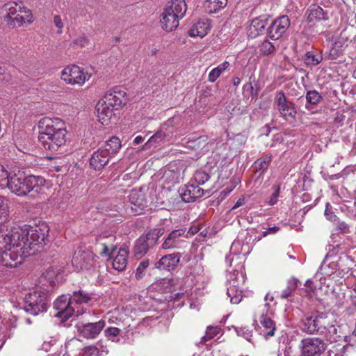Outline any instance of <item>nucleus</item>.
I'll return each instance as SVG.
<instances>
[{
	"label": "nucleus",
	"mask_w": 356,
	"mask_h": 356,
	"mask_svg": "<svg viewBox=\"0 0 356 356\" xmlns=\"http://www.w3.org/2000/svg\"><path fill=\"white\" fill-rule=\"evenodd\" d=\"M49 228L42 223L35 226L24 225L9 227L0 222V250L15 254L17 251L19 265L24 258L40 252L48 241Z\"/></svg>",
	"instance_id": "obj_1"
},
{
	"label": "nucleus",
	"mask_w": 356,
	"mask_h": 356,
	"mask_svg": "<svg viewBox=\"0 0 356 356\" xmlns=\"http://www.w3.org/2000/svg\"><path fill=\"white\" fill-rule=\"evenodd\" d=\"M38 140L46 149L54 152L66 143L64 122L56 118L45 117L38 122Z\"/></svg>",
	"instance_id": "obj_2"
},
{
	"label": "nucleus",
	"mask_w": 356,
	"mask_h": 356,
	"mask_svg": "<svg viewBox=\"0 0 356 356\" xmlns=\"http://www.w3.org/2000/svg\"><path fill=\"white\" fill-rule=\"evenodd\" d=\"M44 184L45 179L42 177L26 176L24 172L18 170L10 173L6 188L18 196H24L31 191L38 192Z\"/></svg>",
	"instance_id": "obj_3"
},
{
	"label": "nucleus",
	"mask_w": 356,
	"mask_h": 356,
	"mask_svg": "<svg viewBox=\"0 0 356 356\" xmlns=\"http://www.w3.org/2000/svg\"><path fill=\"white\" fill-rule=\"evenodd\" d=\"M1 13L7 23L13 26H21L26 22H32L33 15L29 8L24 6L22 2L10 1L1 8Z\"/></svg>",
	"instance_id": "obj_4"
},
{
	"label": "nucleus",
	"mask_w": 356,
	"mask_h": 356,
	"mask_svg": "<svg viewBox=\"0 0 356 356\" xmlns=\"http://www.w3.org/2000/svg\"><path fill=\"white\" fill-rule=\"evenodd\" d=\"M329 318L327 314L315 311L305 315L300 320L301 330L309 335H321Z\"/></svg>",
	"instance_id": "obj_5"
},
{
	"label": "nucleus",
	"mask_w": 356,
	"mask_h": 356,
	"mask_svg": "<svg viewBox=\"0 0 356 356\" xmlns=\"http://www.w3.org/2000/svg\"><path fill=\"white\" fill-rule=\"evenodd\" d=\"M164 234L163 228H154L141 235L135 242L133 252L137 259L142 258L157 244L159 238Z\"/></svg>",
	"instance_id": "obj_6"
},
{
	"label": "nucleus",
	"mask_w": 356,
	"mask_h": 356,
	"mask_svg": "<svg viewBox=\"0 0 356 356\" xmlns=\"http://www.w3.org/2000/svg\"><path fill=\"white\" fill-rule=\"evenodd\" d=\"M49 299L46 292L36 290L28 293L24 298V309L36 316L44 312L49 307Z\"/></svg>",
	"instance_id": "obj_7"
},
{
	"label": "nucleus",
	"mask_w": 356,
	"mask_h": 356,
	"mask_svg": "<svg viewBox=\"0 0 356 356\" xmlns=\"http://www.w3.org/2000/svg\"><path fill=\"white\" fill-rule=\"evenodd\" d=\"M327 348L325 341L316 337L304 338L299 344L301 356H321Z\"/></svg>",
	"instance_id": "obj_8"
},
{
	"label": "nucleus",
	"mask_w": 356,
	"mask_h": 356,
	"mask_svg": "<svg viewBox=\"0 0 356 356\" xmlns=\"http://www.w3.org/2000/svg\"><path fill=\"white\" fill-rule=\"evenodd\" d=\"M274 104L284 120L292 121L295 119L297 114L295 104L287 99L282 90L276 92Z\"/></svg>",
	"instance_id": "obj_9"
},
{
	"label": "nucleus",
	"mask_w": 356,
	"mask_h": 356,
	"mask_svg": "<svg viewBox=\"0 0 356 356\" xmlns=\"http://www.w3.org/2000/svg\"><path fill=\"white\" fill-rule=\"evenodd\" d=\"M61 79L68 84L83 85L90 78V74L77 65L67 66L61 72Z\"/></svg>",
	"instance_id": "obj_10"
},
{
	"label": "nucleus",
	"mask_w": 356,
	"mask_h": 356,
	"mask_svg": "<svg viewBox=\"0 0 356 356\" xmlns=\"http://www.w3.org/2000/svg\"><path fill=\"white\" fill-rule=\"evenodd\" d=\"M95 256L92 252L78 248L74 253L72 264L77 270L90 269L95 263Z\"/></svg>",
	"instance_id": "obj_11"
},
{
	"label": "nucleus",
	"mask_w": 356,
	"mask_h": 356,
	"mask_svg": "<svg viewBox=\"0 0 356 356\" xmlns=\"http://www.w3.org/2000/svg\"><path fill=\"white\" fill-rule=\"evenodd\" d=\"M291 21L287 15H282L275 19L267 29V33L271 40L281 38L289 29Z\"/></svg>",
	"instance_id": "obj_12"
},
{
	"label": "nucleus",
	"mask_w": 356,
	"mask_h": 356,
	"mask_svg": "<svg viewBox=\"0 0 356 356\" xmlns=\"http://www.w3.org/2000/svg\"><path fill=\"white\" fill-rule=\"evenodd\" d=\"M54 308L57 311L56 317L67 320L74 313V307L70 297L66 295L59 296L54 303Z\"/></svg>",
	"instance_id": "obj_13"
},
{
	"label": "nucleus",
	"mask_w": 356,
	"mask_h": 356,
	"mask_svg": "<svg viewBox=\"0 0 356 356\" xmlns=\"http://www.w3.org/2000/svg\"><path fill=\"white\" fill-rule=\"evenodd\" d=\"M105 103L115 110L122 108L127 102L126 92L119 87H115L106 92L103 97Z\"/></svg>",
	"instance_id": "obj_14"
},
{
	"label": "nucleus",
	"mask_w": 356,
	"mask_h": 356,
	"mask_svg": "<svg viewBox=\"0 0 356 356\" xmlns=\"http://www.w3.org/2000/svg\"><path fill=\"white\" fill-rule=\"evenodd\" d=\"M115 236L113 234L103 233L97 238V245L99 246V254L106 257H111L116 250V245L114 244Z\"/></svg>",
	"instance_id": "obj_15"
},
{
	"label": "nucleus",
	"mask_w": 356,
	"mask_h": 356,
	"mask_svg": "<svg viewBox=\"0 0 356 356\" xmlns=\"http://www.w3.org/2000/svg\"><path fill=\"white\" fill-rule=\"evenodd\" d=\"M129 200L131 204V213L134 216L142 213L147 207V200L145 194L140 191L132 190L129 195Z\"/></svg>",
	"instance_id": "obj_16"
},
{
	"label": "nucleus",
	"mask_w": 356,
	"mask_h": 356,
	"mask_svg": "<svg viewBox=\"0 0 356 356\" xmlns=\"http://www.w3.org/2000/svg\"><path fill=\"white\" fill-rule=\"evenodd\" d=\"M207 191H204L200 188V186L195 184H190L179 190L182 200L188 203L193 202L197 199L202 197L204 195V192Z\"/></svg>",
	"instance_id": "obj_17"
},
{
	"label": "nucleus",
	"mask_w": 356,
	"mask_h": 356,
	"mask_svg": "<svg viewBox=\"0 0 356 356\" xmlns=\"http://www.w3.org/2000/svg\"><path fill=\"white\" fill-rule=\"evenodd\" d=\"M106 325L104 320L102 319L95 323H88L79 327L81 334L86 339H95Z\"/></svg>",
	"instance_id": "obj_18"
},
{
	"label": "nucleus",
	"mask_w": 356,
	"mask_h": 356,
	"mask_svg": "<svg viewBox=\"0 0 356 356\" xmlns=\"http://www.w3.org/2000/svg\"><path fill=\"white\" fill-rule=\"evenodd\" d=\"M180 257L181 254L179 252L166 254L155 263V268L167 271L172 270L179 263Z\"/></svg>",
	"instance_id": "obj_19"
},
{
	"label": "nucleus",
	"mask_w": 356,
	"mask_h": 356,
	"mask_svg": "<svg viewBox=\"0 0 356 356\" xmlns=\"http://www.w3.org/2000/svg\"><path fill=\"white\" fill-rule=\"evenodd\" d=\"M185 232L186 229L182 228L172 231L163 243L162 248L170 250L180 248L184 241L181 237L184 236Z\"/></svg>",
	"instance_id": "obj_20"
},
{
	"label": "nucleus",
	"mask_w": 356,
	"mask_h": 356,
	"mask_svg": "<svg viewBox=\"0 0 356 356\" xmlns=\"http://www.w3.org/2000/svg\"><path fill=\"white\" fill-rule=\"evenodd\" d=\"M349 40L346 31H341L339 37L333 42L332 47L330 49V55L332 58H337L340 56L345 48L348 47Z\"/></svg>",
	"instance_id": "obj_21"
},
{
	"label": "nucleus",
	"mask_w": 356,
	"mask_h": 356,
	"mask_svg": "<svg viewBox=\"0 0 356 356\" xmlns=\"http://www.w3.org/2000/svg\"><path fill=\"white\" fill-rule=\"evenodd\" d=\"M108 153L106 150L99 149L92 154L90 164L95 170H100L108 163Z\"/></svg>",
	"instance_id": "obj_22"
},
{
	"label": "nucleus",
	"mask_w": 356,
	"mask_h": 356,
	"mask_svg": "<svg viewBox=\"0 0 356 356\" xmlns=\"http://www.w3.org/2000/svg\"><path fill=\"white\" fill-rule=\"evenodd\" d=\"M181 19L177 17L175 14L170 13L164 8L161 15V23L163 30L167 32H171L179 26V22Z\"/></svg>",
	"instance_id": "obj_23"
},
{
	"label": "nucleus",
	"mask_w": 356,
	"mask_h": 356,
	"mask_svg": "<svg viewBox=\"0 0 356 356\" xmlns=\"http://www.w3.org/2000/svg\"><path fill=\"white\" fill-rule=\"evenodd\" d=\"M96 109L99 120L102 124H108V121L113 115V111L115 110L111 106L105 103L103 98L97 104Z\"/></svg>",
	"instance_id": "obj_24"
},
{
	"label": "nucleus",
	"mask_w": 356,
	"mask_h": 356,
	"mask_svg": "<svg viewBox=\"0 0 356 356\" xmlns=\"http://www.w3.org/2000/svg\"><path fill=\"white\" fill-rule=\"evenodd\" d=\"M211 29L210 21L203 19L195 23L188 31V35L191 37H204Z\"/></svg>",
	"instance_id": "obj_25"
},
{
	"label": "nucleus",
	"mask_w": 356,
	"mask_h": 356,
	"mask_svg": "<svg viewBox=\"0 0 356 356\" xmlns=\"http://www.w3.org/2000/svg\"><path fill=\"white\" fill-rule=\"evenodd\" d=\"M165 9L175 14L177 17L182 19L185 16L187 6L184 0H171L168 2Z\"/></svg>",
	"instance_id": "obj_26"
},
{
	"label": "nucleus",
	"mask_w": 356,
	"mask_h": 356,
	"mask_svg": "<svg viewBox=\"0 0 356 356\" xmlns=\"http://www.w3.org/2000/svg\"><path fill=\"white\" fill-rule=\"evenodd\" d=\"M307 21L309 22H318L321 20H327L329 17L327 13L324 12L323 9L318 5H312L307 10Z\"/></svg>",
	"instance_id": "obj_27"
},
{
	"label": "nucleus",
	"mask_w": 356,
	"mask_h": 356,
	"mask_svg": "<svg viewBox=\"0 0 356 356\" xmlns=\"http://www.w3.org/2000/svg\"><path fill=\"white\" fill-rule=\"evenodd\" d=\"M129 251L127 248H120L118 254L113 259V267L118 271H122L125 269L127 264V257Z\"/></svg>",
	"instance_id": "obj_28"
},
{
	"label": "nucleus",
	"mask_w": 356,
	"mask_h": 356,
	"mask_svg": "<svg viewBox=\"0 0 356 356\" xmlns=\"http://www.w3.org/2000/svg\"><path fill=\"white\" fill-rule=\"evenodd\" d=\"M321 335H324L327 341L330 343L338 341L341 337L340 335L338 334L337 326L332 323L330 318H328L326 321L325 330H323V332H322Z\"/></svg>",
	"instance_id": "obj_29"
},
{
	"label": "nucleus",
	"mask_w": 356,
	"mask_h": 356,
	"mask_svg": "<svg viewBox=\"0 0 356 356\" xmlns=\"http://www.w3.org/2000/svg\"><path fill=\"white\" fill-rule=\"evenodd\" d=\"M15 254H8V252H3V250H0V264L3 266H6L8 268H15L19 265V261H16L17 259V251L14 252Z\"/></svg>",
	"instance_id": "obj_30"
},
{
	"label": "nucleus",
	"mask_w": 356,
	"mask_h": 356,
	"mask_svg": "<svg viewBox=\"0 0 356 356\" xmlns=\"http://www.w3.org/2000/svg\"><path fill=\"white\" fill-rule=\"evenodd\" d=\"M260 323L263 327V334L266 338L271 337L275 335V331L276 330L275 323L270 318L262 315L260 318Z\"/></svg>",
	"instance_id": "obj_31"
},
{
	"label": "nucleus",
	"mask_w": 356,
	"mask_h": 356,
	"mask_svg": "<svg viewBox=\"0 0 356 356\" xmlns=\"http://www.w3.org/2000/svg\"><path fill=\"white\" fill-rule=\"evenodd\" d=\"M268 19L266 17H259L252 21L250 30L251 33L255 31L254 36L262 35L265 33L266 27L268 25Z\"/></svg>",
	"instance_id": "obj_32"
},
{
	"label": "nucleus",
	"mask_w": 356,
	"mask_h": 356,
	"mask_svg": "<svg viewBox=\"0 0 356 356\" xmlns=\"http://www.w3.org/2000/svg\"><path fill=\"white\" fill-rule=\"evenodd\" d=\"M270 161V155H265L254 161L253 168L255 173L259 175L258 177H260L266 172Z\"/></svg>",
	"instance_id": "obj_33"
},
{
	"label": "nucleus",
	"mask_w": 356,
	"mask_h": 356,
	"mask_svg": "<svg viewBox=\"0 0 356 356\" xmlns=\"http://www.w3.org/2000/svg\"><path fill=\"white\" fill-rule=\"evenodd\" d=\"M304 62L307 66H315L323 60V56L317 50L307 51L304 57Z\"/></svg>",
	"instance_id": "obj_34"
},
{
	"label": "nucleus",
	"mask_w": 356,
	"mask_h": 356,
	"mask_svg": "<svg viewBox=\"0 0 356 356\" xmlns=\"http://www.w3.org/2000/svg\"><path fill=\"white\" fill-rule=\"evenodd\" d=\"M70 299L72 305L86 304L91 300V294L83 290L75 291L70 296Z\"/></svg>",
	"instance_id": "obj_35"
},
{
	"label": "nucleus",
	"mask_w": 356,
	"mask_h": 356,
	"mask_svg": "<svg viewBox=\"0 0 356 356\" xmlns=\"http://www.w3.org/2000/svg\"><path fill=\"white\" fill-rule=\"evenodd\" d=\"M227 3V0H206L204 7L207 12L215 13L225 8Z\"/></svg>",
	"instance_id": "obj_36"
},
{
	"label": "nucleus",
	"mask_w": 356,
	"mask_h": 356,
	"mask_svg": "<svg viewBox=\"0 0 356 356\" xmlns=\"http://www.w3.org/2000/svg\"><path fill=\"white\" fill-rule=\"evenodd\" d=\"M120 147V140L116 136H113L106 142L104 149H102L106 150L109 155H111L117 153Z\"/></svg>",
	"instance_id": "obj_37"
},
{
	"label": "nucleus",
	"mask_w": 356,
	"mask_h": 356,
	"mask_svg": "<svg viewBox=\"0 0 356 356\" xmlns=\"http://www.w3.org/2000/svg\"><path fill=\"white\" fill-rule=\"evenodd\" d=\"M229 66L228 61H224L216 67L212 69L208 76V81L213 83L220 76V74Z\"/></svg>",
	"instance_id": "obj_38"
},
{
	"label": "nucleus",
	"mask_w": 356,
	"mask_h": 356,
	"mask_svg": "<svg viewBox=\"0 0 356 356\" xmlns=\"http://www.w3.org/2000/svg\"><path fill=\"white\" fill-rule=\"evenodd\" d=\"M258 49L261 56H266L273 54L275 51V47L273 42L268 39H265L260 42Z\"/></svg>",
	"instance_id": "obj_39"
},
{
	"label": "nucleus",
	"mask_w": 356,
	"mask_h": 356,
	"mask_svg": "<svg viewBox=\"0 0 356 356\" xmlns=\"http://www.w3.org/2000/svg\"><path fill=\"white\" fill-rule=\"evenodd\" d=\"M298 280L294 277L289 279L287 282V286L284 289L281 294L280 298L282 299L287 298L289 297L293 291L296 290L298 286Z\"/></svg>",
	"instance_id": "obj_40"
},
{
	"label": "nucleus",
	"mask_w": 356,
	"mask_h": 356,
	"mask_svg": "<svg viewBox=\"0 0 356 356\" xmlns=\"http://www.w3.org/2000/svg\"><path fill=\"white\" fill-rule=\"evenodd\" d=\"M241 291L236 289V286L227 288V294L230 298V302L233 304H238L241 302L242 296Z\"/></svg>",
	"instance_id": "obj_41"
},
{
	"label": "nucleus",
	"mask_w": 356,
	"mask_h": 356,
	"mask_svg": "<svg viewBox=\"0 0 356 356\" xmlns=\"http://www.w3.org/2000/svg\"><path fill=\"white\" fill-rule=\"evenodd\" d=\"M322 99V95L315 90H309L306 94L307 102L312 105H317Z\"/></svg>",
	"instance_id": "obj_42"
},
{
	"label": "nucleus",
	"mask_w": 356,
	"mask_h": 356,
	"mask_svg": "<svg viewBox=\"0 0 356 356\" xmlns=\"http://www.w3.org/2000/svg\"><path fill=\"white\" fill-rule=\"evenodd\" d=\"M149 266V260L148 259H144L142 261L140 262L139 265L138 266L136 272H135V277L136 280H139L143 279L145 274L146 270Z\"/></svg>",
	"instance_id": "obj_43"
},
{
	"label": "nucleus",
	"mask_w": 356,
	"mask_h": 356,
	"mask_svg": "<svg viewBox=\"0 0 356 356\" xmlns=\"http://www.w3.org/2000/svg\"><path fill=\"white\" fill-rule=\"evenodd\" d=\"M210 177L209 173L202 170H197L193 176L194 181L198 186L204 184L210 179Z\"/></svg>",
	"instance_id": "obj_44"
},
{
	"label": "nucleus",
	"mask_w": 356,
	"mask_h": 356,
	"mask_svg": "<svg viewBox=\"0 0 356 356\" xmlns=\"http://www.w3.org/2000/svg\"><path fill=\"white\" fill-rule=\"evenodd\" d=\"M163 129L164 127H163L161 130L157 131L149 139V140L145 144L144 149L147 148L152 143L162 141L168 136V134L163 131Z\"/></svg>",
	"instance_id": "obj_45"
},
{
	"label": "nucleus",
	"mask_w": 356,
	"mask_h": 356,
	"mask_svg": "<svg viewBox=\"0 0 356 356\" xmlns=\"http://www.w3.org/2000/svg\"><path fill=\"white\" fill-rule=\"evenodd\" d=\"M10 173H8L6 168L0 163V188H5L8 185Z\"/></svg>",
	"instance_id": "obj_46"
},
{
	"label": "nucleus",
	"mask_w": 356,
	"mask_h": 356,
	"mask_svg": "<svg viewBox=\"0 0 356 356\" xmlns=\"http://www.w3.org/2000/svg\"><path fill=\"white\" fill-rule=\"evenodd\" d=\"M120 329L115 327H109L104 330L105 336L110 340L115 341V337L120 333Z\"/></svg>",
	"instance_id": "obj_47"
},
{
	"label": "nucleus",
	"mask_w": 356,
	"mask_h": 356,
	"mask_svg": "<svg viewBox=\"0 0 356 356\" xmlns=\"http://www.w3.org/2000/svg\"><path fill=\"white\" fill-rule=\"evenodd\" d=\"M236 334L238 336L243 337L249 342H252V331L246 328L245 327H236L235 329Z\"/></svg>",
	"instance_id": "obj_48"
},
{
	"label": "nucleus",
	"mask_w": 356,
	"mask_h": 356,
	"mask_svg": "<svg viewBox=\"0 0 356 356\" xmlns=\"http://www.w3.org/2000/svg\"><path fill=\"white\" fill-rule=\"evenodd\" d=\"M273 189V194L268 199V204L270 206L274 205L277 202V198L280 195V185H273L272 186Z\"/></svg>",
	"instance_id": "obj_49"
},
{
	"label": "nucleus",
	"mask_w": 356,
	"mask_h": 356,
	"mask_svg": "<svg viewBox=\"0 0 356 356\" xmlns=\"http://www.w3.org/2000/svg\"><path fill=\"white\" fill-rule=\"evenodd\" d=\"M335 231L337 234H346L349 232V226L344 221H340L339 219L336 221Z\"/></svg>",
	"instance_id": "obj_50"
},
{
	"label": "nucleus",
	"mask_w": 356,
	"mask_h": 356,
	"mask_svg": "<svg viewBox=\"0 0 356 356\" xmlns=\"http://www.w3.org/2000/svg\"><path fill=\"white\" fill-rule=\"evenodd\" d=\"M84 356H99L100 351L97 347L95 346H88L83 349Z\"/></svg>",
	"instance_id": "obj_51"
},
{
	"label": "nucleus",
	"mask_w": 356,
	"mask_h": 356,
	"mask_svg": "<svg viewBox=\"0 0 356 356\" xmlns=\"http://www.w3.org/2000/svg\"><path fill=\"white\" fill-rule=\"evenodd\" d=\"M8 211V200L0 195V217L6 216Z\"/></svg>",
	"instance_id": "obj_52"
},
{
	"label": "nucleus",
	"mask_w": 356,
	"mask_h": 356,
	"mask_svg": "<svg viewBox=\"0 0 356 356\" xmlns=\"http://www.w3.org/2000/svg\"><path fill=\"white\" fill-rule=\"evenodd\" d=\"M10 79V74L6 72L4 63L0 62V81H9Z\"/></svg>",
	"instance_id": "obj_53"
},
{
	"label": "nucleus",
	"mask_w": 356,
	"mask_h": 356,
	"mask_svg": "<svg viewBox=\"0 0 356 356\" xmlns=\"http://www.w3.org/2000/svg\"><path fill=\"white\" fill-rule=\"evenodd\" d=\"M220 330L221 329L218 326L209 325L207 327L206 332L213 339L220 332Z\"/></svg>",
	"instance_id": "obj_54"
},
{
	"label": "nucleus",
	"mask_w": 356,
	"mask_h": 356,
	"mask_svg": "<svg viewBox=\"0 0 356 356\" xmlns=\"http://www.w3.org/2000/svg\"><path fill=\"white\" fill-rule=\"evenodd\" d=\"M89 42V40L86 36H81L74 40H73L72 44L74 45H76L79 47H83L86 44H88Z\"/></svg>",
	"instance_id": "obj_55"
},
{
	"label": "nucleus",
	"mask_w": 356,
	"mask_h": 356,
	"mask_svg": "<svg viewBox=\"0 0 356 356\" xmlns=\"http://www.w3.org/2000/svg\"><path fill=\"white\" fill-rule=\"evenodd\" d=\"M328 205L329 204H327V207L325 210V216L328 220L336 222L338 220V217L334 213V212L328 209Z\"/></svg>",
	"instance_id": "obj_56"
},
{
	"label": "nucleus",
	"mask_w": 356,
	"mask_h": 356,
	"mask_svg": "<svg viewBox=\"0 0 356 356\" xmlns=\"http://www.w3.org/2000/svg\"><path fill=\"white\" fill-rule=\"evenodd\" d=\"M280 229L278 226L268 227L266 231L262 232V236L266 237L268 234H275Z\"/></svg>",
	"instance_id": "obj_57"
},
{
	"label": "nucleus",
	"mask_w": 356,
	"mask_h": 356,
	"mask_svg": "<svg viewBox=\"0 0 356 356\" xmlns=\"http://www.w3.org/2000/svg\"><path fill=\"white\" fill-rule=\"evenodd\" d=\"M54 24L59 29L58 33H62V29L63 27V24L62 22V20H61V18H60V16H58V15L54 16Z\"/></svg>",
	"instance_id": "obj_58"
},
{
	"label": "nucleus",
	"mask_w": 356,
	"mask_h": 356,
	"mask_svg": "<svg viewBox=\"0 0 356 356\" xmlns=\"http://www.w3.org/2000/svg\"><path fill=\"white\" fill-rule=\"evenodd\" d=\"M244 203H245V200L243 198L238 199L236 201V202L235 203V204L232 207V210H234V209L240 207L241 206L243 205Z\"/></svg>",
	"instance_id": "obj_59"
},
{
	"label": "nucleus",
	"mask_w": 356,
	"mask_h": 356,
	"mask_svg": "<svg viewBox=\"0 0 356 356\" xmlns=\"http://www.w3.org/2000/svg\"><path fill=\"white\" fill-rule=\"evenodd\" d=\"M211 339H211V337L207 334V332H206L205 335H204V336L201 338V339H200V343L201 344H202V345H205V344H206V343H207L208 341L211 340Z\"/></svg>",
	"instance_id": "obj_60"
},
{
	"label": "nucleus",
	"mask_w": 356,
	"mask_h": 356,
	"mask_svg": "<svg viewBox=\"0 0 356 356\" xmlns=\"http://www.w3.org/2000/svg\"><path fill=\"white\" fill-rule=\"evenodd\" d=\"M143 140H144V138L143 136H138L134 138V140L133 141V144L134 145H136L140 144Z\"/></svg>",
	"instance_id": "obj_61"
},
{
	"label": "nucleus",
	"mask_w": 356,
	"mask_h": 356,
	"mask_svg": "<svg viewBox=\"0 0 356 356\" xmlns=\"http://www.w3.org/2000/svg\"><path fill=\"white\" fill-rule=\"evenodd\" d=\"M248 87H249V88L250 90V95L252 97V99H253L257 95V91L254 92V87L252 85V83H250Z\"/></svg>",
	"instance_id": "obj_62"
},
{
	"label": "nucleus",
	"mask_w": 356,
	"mask_h": 356,
	"mask_svg": "<svg viewBox=\"0 0 356 356\" xmlns=\"http://www.w3.org/2000/svg\"><path fill=\"white\" fill-rule=\"evenodd\" d=\"M232 190H227V189H225L223 191H222L220 192V196L222 198H224L230 192H231Z\"/></svg>",
	"instance_id": "obj_63"
},
{
	"label": "nucleus",
	"mask_w": 356,
	"mask_h": 356,
	"mask_svg": "<svg viewBox=\"0 0 356 356\" xmlns=\"http://www.w3.org/2000/svg\"><path fill=\"white\" fill-rule=\"evenodd\" d=\"M344 119V115H338L335 118H334V122H341V121H343Z\"/></svg>",
	"instance_id": "obj_64"
}]
</instances>
